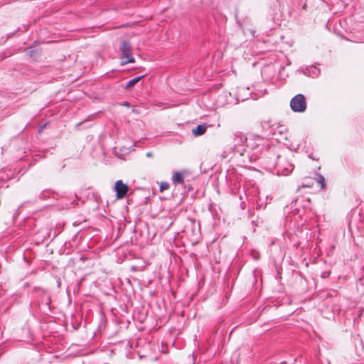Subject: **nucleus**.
Segmentation results:
<instances>
[{
    "instance_id": "nucleus-16",
    "label": "nucleus",
    "mask_w": 364,
    "mask_h": 364,
    "mask_svg": "<svg viewBox=\"0 0 364 364\" xmlns=\"http://www.w3.org/2000/svg\"><path fill=\"white\" fill-rule=\"evenodd\" d=\"M264 124L265 125H267V122H264V123H262V127L264 126Z\"/></svg>"
},
{
    "instance_id": "nucleus-5",
    "label": "nucleus",
    "mask_w": 364,
    "mask_h": 364,
    "mask_svg": "<svg viewBox=\"0 0 364 364\" xmlns=\"http://www.w3.org/2000/svg\"><path fill=\"white\" fill-rule=\"evenodd\" d=\"M114 190L116 192L117 198L122 199L126 196L129 187L122 180H118L115 182Z\"/></svg>"
},
{
    "instance_id": "nucleus-11",
    "label": "nucleus",
    "mask_w": 364,
    "mask_h": 364,
    "mask_svg": "<svg viewBox=\"0 0 364 364\" xmlns=\"http://www.w3.org/2000/svg\"><path fill=\"white\" fill-rule=\"evenodd\" d=\"M316 181L320 185L321 189L325 188L326 180H325V178L322 175L318 174L317 176Z\"/></svg>"
},
{
    "instance_id": "nucleus-4",
    "label": "nucleus",
    "mask_w": 364,
    "mask_h": 364,
    "mask_svg": "<svg viewBox=\"0 0 364 364\" xmlns=\"http://www.w3.org/2000/svg\"><path fill=\"white\" fill-rule=\"evenodd\" d=\"M290 107L294 112H304L306 109V97L302 94H297L290 101Z\"/></svg>"
},
{
    "instance_id": "nucleus-2",
    "label": "nucleus",
    "mask_w": 364,
    "mask_h": 364,
    "mask_svg": "<svg viewBox=\"0 0 364 364\" xmlns=\"http://www.w3.org/2000/svg\"><path fill=\"white\" fill-rule=\"evenodd\" d=\"M266 151L264 163L269 169H275L278 175L283 176H287L292 172L293 164L276 147H269Z\"/></svg>"
},
{
    "instance_id": "nucleus-18",
    "label": "nucleus",
    "mask_w": 364,
    "mask_h": 364,
    "mask_svg": "<svg viewBox=\"0 0 364 364\" xmlns=\"http://www.w3.org/2000/svg\"><path fill=\"white\" fill-rule=\"evenodd\" d=\"M326 272H324V275H323L322 277H326Z\"/></svg>"
},
{
    "instance_id": "nucleus-17",
    "label": "nucleus",
    "mask_w": 364,
    "mask_h": 364,
    "mask_svg": "<svg viewBox=\"0 0 364 364\" xmlns=\"http://www.w3.org/2000/svg\"><path fill=\"white\" fill-rule=\"evenodd\" d=\"M326 272H324V275H323L322 277H326Z\"/></svg>"
},
{
    "instance_id": "nucleus-3",
    "label": "nucleus",
    "mask_w": 364,
    "mask_h": 364,
    "mask_svg": "<svg viewBox=\"0 0 364 364\" xmlns=\"http://www.w3.org/2000/svg\"><path fill=\"white\" fill-rule=\"evenodd\" d=\"M119 50L122 55V65H124L129 63H134L135 59L132 56V45L128 40H123L121 42Z\"/></svg>"
},
{
    "instance_id": "nucleus-19",
    "label": "nucleus",
    "mask_w": 364,
    "mask_h": 364,
    "mask_svg": "<svg viewBox=\"0 0 364 364\" xmlns=\"http://www.w3.org/2000/svg\"><path fill=\"white\" fill-rule=\"evenodd\" d=\"M326 272H324V275H323L322 277H326Z\"/></svg>"
},
{
    "instance_id": "nucleus-10",
    "label": "nucleus",
    "mask_w": 364,
    "mask_h": 364,
    "mask_svg": "<svg viewBox=\"0 0 364 364\" xmlns=\"http://www.w3.org/2000/svg\"><path fill=\"white\" fill-rule=\"evenodd\" d=\"M144 75L139 76L135 78H133L128 81L127 84V87H133L136 82H138L141 79L144 77Z\"/></svg>"
},
{
    "instance_id": "nucleus-12",
    "label": "nucleus",
    "mask_w": 364,
    "mask_h": 364,
    "mask_svg": "<svg viewBox=\"0 0 364 364\" xmlns=\"http://www.w3.org/2000/svg\"><path fill=\"white\" fill-rule=\"evenodd\" d=\"M168 187H169V185H168V183H166V182H163V183H161V186H160V191H164V190H166V189H168Z\"/></svg>"
},
{
    "instance_id": "nucleus-7",
    "label": "nucleus",
    "mask_w": 364,
    "mask_h": 364,
    "mask_svg": "<svg viewBox=\"0 0 364 364\" xmlns=\"http://www.w3.org/2000/svg\"><path fill=\"white\" fill-rule=\"evenodd\" d=\"M171 179L173 184L182 185L184 183V176L181 171L174 172Z\"/></svg>"
},
{
    "instance_id": "nucleus-15",
    "label": "nucleus",
    "mask_w": 364,
    "mask_h": 364,
    "mask_svg": "<svg viewBox=\"0 0 364 364\" xmlns=\"http://www.w3.org/2000/svg\"><path fill=\"white\" fill-rule=\"evenodd\" d=\"M124 106H127V107H129V103L128 102H125L124 103Z\"/></svg>"
},
{
    "instance_id": "nucleus-8",
    "label": "nucleus",
    "mask_w": 364,
    "mask_h": 364,
    "mask_svg": "<svg viewBox=\"0 0 364 364\" xmlns=\"http://www.w3.org/2000/svg\"><path fill=\"white\" fill-rule=\"evenodd\" d=\"M207 126L205 124H198L196 128L192 129V133L195 136H201L205 133Z\"/></svg>"
},
{
    "instance_id": "nucleus-1",
    "label": "nucleus",
    "mask_w": 364,
    "mask_h": 364,
    "mask_svg": "<svg viewBox=\"0 0 364 364\" xmlns=\"http://www.w3.org/2000/svg\"><path fill=\"white\" fill-rule=\"evenodd\" d=\"M240 141H245V146H237L236 153L240 154V161L246 166L260 159L264 149V139L258 136H240Z\"/></svg>"
},
{
    "instance_id": "nucleus-14",
    "label": "nucleus",
    "mask_w": 364,
    "mask_h": 364,
    "mask_svg": "<svg viewBox=\"0 0 364 364\" xmlns=\"http://www.w3.org/2000/svg\"><path fill=\"white\" fill-rule=\"evenodd\" d=\"M146 155L147 157H151L152 156V153L151 152H148V153H146Z\"/></svg>"
},
{
    "instance_id": "nucleus-13",
    "label": "nucleus",
    "mask_w": 364,
    "mask_h": 364,
    "mask_svg": "<svg viewBox=\"0 0 364 364\" xmlns=\"http://www.w3.org/2000/svg\"><path fill=\"white\" fill-rule=\"evenodd\" d=\"M51 191L50 190H45V191H43L41 193H40V198H42V199H44L47 197L46 196V193H50Z\"/></svg>"
},
{
    "instance_id": "nucleus-6",
    "label": "nucleus",
    "mask_w": 364,
    "mask_h": 364,
    "mask_svg": "<svg viewBox=\"0 0 364 364\" xmlns=\"http://www.w3.org/2000/svg\"><path fill=\"white\" fill-rule=\"evenodd\" d=\"M303 73L305 75L311 77H316L320 74V70L316 68V66L311 65L309 67H306L303 70Z\"/></svg>"
},
{
    "instance_id": "nucleus-9",
    "label": "nucleus",
    "mask_w": 364,
    "mask_h": 364,
    "mask_svg": "<svg viewBox=\"0 0 364 364\" xmlns=\"http://www.w3.org/2000/svg\"><path fill=\"white\" fill-rule=\"evenodd\" d=\"M240 136H244L243 134H235V151L236 152V149H237V146H245V145H243V143H245V141H240Z\"/></svg>"
}]
</instances>
